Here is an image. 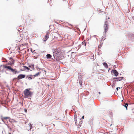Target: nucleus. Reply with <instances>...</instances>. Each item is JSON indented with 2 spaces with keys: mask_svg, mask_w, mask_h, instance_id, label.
<instances>
[{
  "mask_svg": "<svg viewBox=\"0 0 134 134\" xmlns=\"http://www.w3.org/2000/svg\"><path fill=\"white\" fill-rule=\"evenodd\" d=\"M30 88H28L25 90L24 91V97L25 98H27L31 96L33 94V92L30 91Z\"/></svg>",
  "mask_w": 134,
  "mask_h": 134,
  "instance_id": "nucleus-1",
  "label": "nucleus"
},
{
  "mask_svg": "<svg viewBox=\"0 0 134 134\" xmlns=\"http://www.w3.org/2000/svg\"><path fill=\"white\" fill-rule=\"evenodd\" d=\"M108 24V22L106 21L103 25V29L105 34L108 31L109 29V26Z\"/></svg>",
  "mask_w": 134,
  "mask_h": 134,
  "instance_id": "nucleus-2",
  "label": "nucleus"
},
{
  "mask_svg": "<svg viewBox=\"0 0 134 134\" xmlns=\"http://www.w3.org/2000/svg\"><path fill=\"white\" fill-rule=\"evenodd\" d=\"M25 77V75L20 74L18 76L17 79L18 80H19L20 79L24 78Z\"/></svg>",
  "mask_w": 134,
  "mask_h": 134,
  "instance_id": "nucleus-3",
  "label": "nucleus"
},
{
  "mask_svg": "<svg viewBox=\"0 0 134 134\" xmlns=\"http://www.w3.org/2000/svg\"><path fill=\"white\" fill-rule=\"evenodd\" d=\"M49 34L48 33L46 34V35L44 37L43 39V40L44 42H45L49 38Z\"/></svg>",
  "mask_w": 134,
  "mask_h": 134,
  "instance_id": "nucleus-4",
  "label": "nucleus"
},
{
  "mask_svg": "<svg viewBox=\"0 0 134 134\" xmlns=\"http://www.w3.org/2000/svg\"><path fill=\"white\" fill-rule=\"evenodd\" d=\"M10 60H12V62H10L7 64V65H12L14 64V60L12 58L10 57L9 58Z\"/></svg>",
  "mask_w": 134,
  "mask_h": 134,
  "instance_id": "nucleus-5",
  "label": "nucleus"
},
{
  "mask_svg": "<svg viewBox=\"0 0 134 134\" xmlns=\"http://www.w3.org/2000/svg\"><path fill=\"white\" fill-rule=\"evenodd\" d=\"M124 77H118L114 78V79H116L115 81H118L121 80L123 79Z\"/></svg>",
  "mask_w": 134,
  "mask_h": 134,
  "instance_id": "nucleus-6",
  "label": "nucleus"
},
{
  "mask_svg": "<svg viewBox=\"0 0 134 134\" xmlns=\"http://www.w3.org/2000/svg\"><path fill=\"white\" fill-rule=\"evenodd\" d=\"M112 72H113L114 74V75L115 76H118V71L116 70H112Z\"/></svg>",
  "mask_w": 134,
  "mask_h": 134,
  "instance_id": "nucleus-7",
  "label": "nucleus"
},
{
  "mask_svg": "<svg viewBox=\"0 0 134 134\" xmlns=\"http://www.w3.org/2000/svg\"><path fill=\"white\" fill-rule=\"evenodd\" d=\"M33 76L32 75H28L26 76V78L27 79L29 80H30L32 79L33 78V79L34 78H33Z\"/></svg>",
  "mask_w": 134,
  "mask_h": 134,
  "instance_id": "nucleus-8",
  "label": "nucleus"
},
{
  "mask_svg": "<svg viewBox=\"0 0 134 134\" xmlns=\"http://www.w3.org/2000/svg\"><path fill=\"white\" fill-rule=\"evenodd\" d=\"M3 67L5 69H7L10 70H11L12 68L10 66H8L7 65H3Z\"/></svg>",
  "mask_w": 134,
  "mask_h": 134,
  "instance_id": "nucleus-9",
  "label": "nucleus"
},
{
  "mask_svg": "<svg viewBox=\"0 0 134 134\" xmlns=\"http://www.w3.org/2000/svg\"><path fill=\"white\" fill-rule=\"evenodd\" d=\"M10 119V117H4L2 116H1V119L2 121H3L4 120H7V119Z\"/></svg>",
  "mask_w": 134,
  "mask_h": 134,
  "instance_id": "nucleus-10",
  "label": "nucleus"
},
{
  "mask_svg": "<svg viewBox=\"0 0 134 134\" xmlns=\"http://www.w3.org/2000/svg\"><path fill=\"white\" fill-rule=\"evenodd\" d=\"M10 71L13 73L15 74H16V73H18L16 69H13L12 68Z\"/></svg>",
  "mask_w": 134,
  "mask_h": 134,
  "instance_id": "nucleus-11",
  "label": "nucleus"
},
{
  "mask_svg": "<svg viewBox=\"0 0 134 134\" xmlns=\"http://www.w3.org/2000/svg\"><path fill=\"white\" fill-rule=\"evenodd\" d=\"M32 128V126L31 125H29L27 127V130L28 131L30 130Z\"/></svg>",
  "mask_w": 134,
  "mask_h": 134,
  "instance_id": "nucleus-12",
  "label": "nucleus"
},
{
  "mask_svg": "<svg viewBox=\"0 0 134 134\" xmlns=\"http://www.w3.org/2000/svg\"><path fill=\"white\" fill-rule=\"evenodd\" d=\"M103 64L104 66L106 68H108V66L106 63L104 62L103 63Z\"/></svg>",
  "mask_w": 134,
  "mask_h": 134,
  "instance_id": "nucleus-13",
  "label": "nucleus"
},
{
  "mask_svg": "<svg viewBox=\"0 0 134 134\" xmlns=\"http://www.w3.org/2000/svg\"><path fill=\"white\" fill-rule=\"evenodd\" d=\"M40 73H41L40 72H38L36 74L34 75L33 76V78H34L35 77L38 76L40 74Z\"/></svg>",
  "mask_w": 134,
  "mask_h": 134,
  "instance_id": "nucleus-14",
  "label": "nucleus"
},
{
  "mask_svg": "<svg viewBox=\"0 0 134 134\" xmlns=\"http://www.w3.org/2000/svg\"><path fill=\"white\" fill-rule=\"evenodd\" d=\"M46 57H47V58L48 59L51 58L52 57V56L51 54H48L46 55Z\"/></svg>",
  "mask_w": 134,
  "mask_h": 134,
  "instance_id": "nucleus-15",
  "label": "nucleus"
},
{
  "mask_svg": "<svg viewBox=\"0 0 134 134\" xmlns=\"http://www.w3.org/2000/svg\"><path fill=\"white\" fill-rule=\"evenodd\" d=\"M74 120H75V125H76L77 124V117L76 116V117L75 116Z\"/></svg>",
  "mask_w": 134,
  "mask_h": 134,
  "instance_id": "nucleus-16",
  "label": "nucleus"
},
{
  "mask_svg": "<svg viewBox=\"0 0 134 134\" xmlns=\"http://www.w3.org/2000/svg\"><path fill=\"white\" fill-rule=\"evenodd\" d=\"M82 45H83L84 46H85L86 45V42L85 41H84L83 42H82Z\"/></svg>",
  "mask_w": 134,
  "mask_h": 134,
  "instance_id": "nucleus-17",
  "label": "nucleus"
},
{
  "mask_svg": "<svg viewBox=\"0 0 134 134\" xmlns=\"http://www.w3.org/2000/svg\"><path fill=\"white\" fill-rule=\"evenodd\" d=\"M128 104L127 103H126L125 104V105L124 106L126 108V109H127V107L128 106Z\"/></svg>",
  "mask_w": 134,
  "mask_h": 134,
  "instance_id": "nucleus-18",
  "label": "nucleus"
},
{
  "mask_svg": "<svg viewBox=\"0 0 134 134\" xmlns=\"http://www.w3.org/2000/svg\"><path fill=\"white\" fill-rule=\"evenodd\" d=\"M23 66L24 67V68H25L27 69L28 70H29L30 69L28 67H27V66Z\"/></svg>",
  "mask_w": 134,
  "mask_h": 134,
  "instance_id": "nucleus-19",
  "label": "nucleus"
},
{
  "mask_svg": "<svg viewBox=\"0 0 134 134\" xmlns=\"http://www.w3.org/2000/svg\"><path fill=\"white\" fill-rule=\"evenodd\" d=\"M105 37H103V38H102V39H101V41H102V40H104L105 39V38H104Z\"/></svg>",
  "mask_w": 134,
  "mask_h": 134,
  "instance_id": "nucleus-20",
  "label": "nucleus"
},
{
  "mask_svg": "<svg viewBox=\"0 0 134 134\" xmlns=\"http://www.w3.org/2000/svg\"><path fill=\"white\" fill-rule=\"evenodd\" d=\"M14 120H13V119H10V120H9V121L11 122H12V121H14Z\"/></svg>",
  "mask_w": 134,
  "mask_h": 134,
  "instance_id": "nucleus-21",
  "label": "nucleus"
},
{
  "mask_svg": "<svg viewBox=\"0 0 134 134\" xmlns=\"http://www.w3.org/2000/svg\"><path fill=\"white\" fill-rule=\"evenodd\" d=\"M118 88H120V87H117L116 88V90L117 91H118Z\"/></svg>",
  "mask_w": 134,
  "mask_h": 134,
  "instance_id": "nucleus-22",
  "label": "nucleus"
},
{
  "mask_svg": "<svg viewBox=\"0 0 134 134\" xmlns=\"http://www.w3.org/2000/svg\"><path fill=\"white\" fill-rule=\"evenodd\" d=\"M84 116H83L82 117V118L84 119Z\"/></svg>",
  "mask_w": 134,
  "mask_h": 134,
  "instance_id": "nucleus-23",
  "label": "nucleus"
},
{
  "mask_svg": "<svg viewBox=\"0 0 134 134\" xmlns=\"http://www.w3.org/2000/svg\"><path fill=\"white\" fill-rule=\"evenodd\" d=\"M8 134H12L10 132H9V133Z\"/></svg>",
  "mask_w": 134,
  "mask_h": 134,
  "instance_id": "nucleus-24",
  "label": "nucleus"
},
{
  "mask_svg": "<svg viewBox=\"0 0 134 134\" xmlns=\"http://www.w3.org/2000/svg\"><path fill=\"white\" fill-rule=\"evenodd\" d=\"M10 61H9V62H12V60H10Z\"/></svg>",
  "mask_w": 134,
  "mask_h": 134,
  "instance_id": "nucleus-25",
  "label": "nucleus"
},
{
  "mask_svg": "<svg viewBox=\"0 0 134 134\" xmlns=\"http://www.w3.org/2000/svg\"><path fill=\"white\" fill-rule=\"evenodd\" d=\"M108 19H110V18L109 17V18H108Z\"/></svg>",
  "mask_w": 134,
  "mask_h": 134,
  "instance_id": "nucleus-26",
  "label": "nucleus"
}]
</instances>
